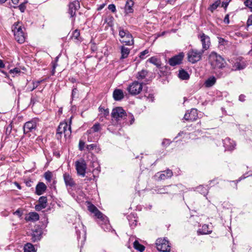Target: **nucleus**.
Segmentation results:
<instances>
[{
  "mask_svg": "<svg viewBox=\"0 0 252 252\" xmlns=\"http://www.w3.org/2000/svg\"><path fill=\"white\" fill-rule=\"evenodd\" d=\"M209 59L212 68L214 69H221L225 67L224 60L215 52H211Z\"/></svg>",
  "mask_w": 252,
  "mask_h": 252,
  "instance_id": "nucleus-1",
  "label": "nucleus"
},
{
  "mask_svg": "<svg viewBox=\"0 0 252 252\" xmlns=\"http://www.w3.org/2000/svg\"><path fill=\"white\" fill-rule=\"evenodd\" d=\"M119 36L122 38H128L127 40H120L121 43H125L126 45H131L133 44L134 41L132 35L127 30H125L122 27L118 28Z\"/></svg>",
  "mask_w": 252,
  "mask_h": 252,
  "instance_id": "nucleus-2",
  "label": "nucleus"
},
{
  "mask_svg": "<svg viewBox=\"0 0 252 252\" xmlns=\"http://www.w3.org/2000/svg\"><path fill=\"white\" fill-rule=\"evenodd\" d=\"M204 51L202 50L198 51L196 49H191L188 53V61L192 63H195L202 59Z\"/></svg>",
  "mask_w": 252,
  "mask_h": 252,
  "instance_id": "nucleus-3",
  "label": "nucleus"
},
{
  "mask_svg": "<svg viewBox=\"0 0 252 252\" xmlns=\"http://www.w3.org/2000/svg\"><path fill=\"white\" fill-rule=\"evenodd\" d=\"M156 246L158 251L162 252H169L170 245L169 242L165 238H158L156 241Z\"/></svg>",
  "mask_w": 252,
  "mask_h": 252,
  "instance_id": "nucleus-4",
  "label": "nucleus"
},
{
  "mask_svg": "<svg viewBox=\"0 0 252 252\" xmlns=\"http://www.w3.org/2000/svg\"><path fill=\"white\" fill-rule=\"evenodd\" d=\"M142 83H139L136 81L132 83L127 88V91L132 95L139 94L142 91Z\"/></svg>",
  "mask_w": 252,
  "mask_h": 252,
  "instance_id": "nucleus-5",
  "label": "nucleus"
},
{
  "mask_svg": "<svg viewBox=\"0 0 252 252\" xmlns=\"http://www.w3.org/2000/svg\"><path fill=\"white\" fill-rule=\"evenodd\" d=\"M75 166L78 175L84 177L87 169V164L84 159H81L75 161Z\"/></svg>",
  "mask_w": 252,
  "mask_h": 252,
  "instance_id": "nucleus-6",
  "label": "nucleus"
},
{
  "mask_svg": "<svg viewBox=\"0 0 252 252\" xmlns=\"http://www.w3.org/2000/svg\"><path fill=\"white\" fill-rule=\"evenodd\" d=\"M37 127V122L36 120L32 119L31 121L26 122L23 127L25 134L30 132H33Z\"/></svg>",
  "mask_w": 252,
  "mask_h": 252,
  "instance_id": "nucleus-7",
  "label": "nucleus"
},
{
  "mask_svg": "<svg viewBox=\"0 0 252 252\" xmlns=\"http://www.w3.org/2000/svg\"><path fill=\"white\" fill-rule=\"evenodd\" d=\"M198 37L200 39L202 43V49L201 50L204 52L208 50L211 45L210 37L205 33H202L198 35Z\"/></svg>",
  "mask_w": 252,
  "mask_h": 252,
  "instance_id": "nucleus-8",
  "label": "nucleus"
},
{
  "mask_svg": "<svg viewBox=\"0 0 252 252\" xmlns=\"http://www.w3.org/2000/svg\"><path fill=\"white\" fill-rule=\"evenodd\" d=\"M26 29L23 27L20 26L17 28V42L19 43H23L26 38V33H25Z\"/></svg>",
  "mask_w": 252,
  "mask_h": 252,
  "instance_id": "nucleus-9",
  "label": "nucleus"
},
{
  "mask_svg": "<svg viewBox=\"0 0 252 252\" xmlns=\"http://www.w3.org/2000/svg\"><path fill=\"white\" fill-rule=\"evenodd\" d=\"M112 117L119 120L120 118H123L126 116V113L122 107H118L114 108L111 113Z\"/></svg>",
  "mask_w": 252,
  "mask_h": 252,
  "instance_id": "nucleus-10",
  "label": "nucleus"
},
{
  "mask_svg": "<svg viewBox=\"0 0 252 252\" xmlns=\"http://www.w3.org/2000/svg\"><path fill=\"white\" fill-rule=\"evenodd\" d=\"M184 57V54L183 52L173 56L169 59L168 63L172 66L178 65L181 63Z\"/></svg>",
  "mask_w": 252,
  "mask_h": 252,
  "instance_id": "nucleus-11",
  "label": "nucleus"
},
{
  "mask_svg": "<svg viewBox=\"0 0 252 252\" xmlns=\"http://www.w3.org/2000/svg\"><path fill=\"white\" fill-rule=\"evenodd\" d=\"M68 7V12L73 18L76 16V11L80 8V3L78 0H74L69 4Z\"/></svg>",
  "mask_w": 252,
  "mask_h": 252,
  "instance_id": "nucleus-12",
  "label": "nucleus"
},
{
  "mask_svg": "<svg viewBox=\"0 0 252 252\" xmlns=\"http://www.w3.org/2000/svg\"><path fill=\"white\" fill-rule=\"evenodd\" d=\"M198 118L197 110L196 109H191L189 112L188 111L185 114L184 119L187 121L193 122Z\"/></svg>",
  "mask_w": 252,
  "mask_h": 252,
  "instance_id": "nucleus-13",
  "label": "nucleus"
},
{
  "mask_svg": "<svg viewBox=\"0 0 252 252\" xmlns=\"http://www.w3.org/2000/svg\"><path fill=\"white\" fill-rule=\"evenodd\" d=\"M98 223L104 231H109L110 230L111 226L106 216L103 215V217L98 219Z\"/></svg>",
  "mask_w": 252,
  "mask_h": 252,
  "instance_id": "nucleus-14",
  "label": "nucleus"
},
{
  "mask_svg": "<svg viewBox=\"0 0 252 252\" xmlns=\"http://www.w3.org/2000/svg\"><path fill=\"white\" fill-rule=\"evenodd\" d=\"M42 232L40 228L35 229L32 231L31 240L32 242H35L39 241L41 238Z\"/></svg>",
  "mask_w": 252,
  "mask_h": 252,
  "instance_id": "nucleus-15",
  "label": "nucleus"
},
{
  "mask_svg": "<svg viewBox=\"0 0 252 252\" xmlns=\"http://www.w3.org/2000/svg\"><path fill=\"white\" fill-rule=\"evenodd\" d=\"M0 71L3 73L5 76L6 77L8 78L9 80L8 82L7 83L11 86H13V88H14V86L13 84V83L12 82V79L10 78V75H11V77L13 78L15 77V75L16 74V67H14V68L11 69L9 70L8 73H7L4 71L0 70Z\"/></svg>",
  "mask_w": 252,
  "mask_h": 252,
  "instance_id": "nucleus-16",
  "label": "nucleus"
},
{
  "mask_svg": "<svg viewBox=\"0 0 252 252\" xmlns=\"http://www.w3.org/2000/svg\"><path fill=\"white\" fill-rule=\"evenodd\" d=\"M47 189V186L43 182H38L35 187L36 194L41 195L44 193Z\"/></svg>",
  "mask_w": 252,
  "mask_h": 252,
  "instance_id": "nucleus-17",
  "label": "nucleus"
},
{
  "mask_svg": "<svg viewBox=\"0 0 252 252\" xmlns=\"http://www.w3.org/2000/svg\"><path fill=\"white\" fill-rule=\"evenodd\" d=\"M88 210L94 214L95 216L98 219L103 217L104 215L93 204H90L88 206Z\"/></svg>",
  "mask_w": 252,
  "mask_h": 252,
  "instance_id": "nucleus-18",
  "label": "nucleus"
},
{
  "mask_svg": "<svg viewBox=\"0 0 252 252\" xmlns=\"http://www.w3.org/2000/svg\"><path fill=\"white\" fill-rule=\"evenodd\" d=\"M224 146L229 150H233L235 145V142L230 138L227 137L223 140Z\"/></svg>",
  "mask_w": 252,
  "mask_h": 252,
  "instance_id": "nucleus-19",
  "label": "nucleus"
},
{
  "mask_svg": "<svg viewBox=\"0 0 252 252\" xmlns=\"http://www.w3.org/2000/svg\"><path fill=\"white\" fill-rule=\"evenodd\" d=\"M246 66V63L242 59H238L234 63L233 67L235 70H242L244 69Z\"/></svg>",
  "mask_w": 252,
  "mask_h": 252,
  "instance_id": "nucleus-20",
  "label": "nucleus"
},
{
  "mask_svg": "<svg viewBox=\"0 0 252 252\" xmlns=\"http://www.w3.org/2000/svg\"><path fill=\"white\" fill-rule=\"evenodd\" d=\"M63 179L66 186L72 187L75 185V183L73 181V179L68 173H65L63 174Z\"/></svg>",
  "mask_w": 252,
  "mask_h": 252,
  "instance_id": "nucleus-21",
  "label": "nucleus"
},
{
  "mask_svg": "<svg viewBox=\"0 0 252 252\" xmlns=\"http://www.w3.org/2000/svg\"><path fill=\"white\" fill-rule=\"evenodd\" d=\"M113 96L115 100H122L124 97L123 91L120 89H115L113 92Z\"/></svg>",
  "mask_w": 252,
  "mask_h": 252,
  "instance_id": "nucleus-22",
  "label": "nucleus"
},
{
  "mask_svg": "<svg viewBox=\"0 0 252 252\" xmlns=\"http://www.w3.org/2000/svg\"><path fill=\"white\" fill-rule=\"evenodd\" d=\"M173 176V172L172 170L167 169L166 170L161 172V173L159 176V178L160 180H165L171 178Z\"/></svg>",
  "mask_w": 252,
  "mask_h": 252,
  "instance_id": "nucleus-23",
  "label": "nucleus"
},
{
  "mask_svg": "<svg viewBox=\"0 0 252 252\" xmlns=\"http://www.w3.org/2000/svg\"><path fill=\"white\" fill-rule=\"evenodd\" d=\"M148 62H150L151 63H153L155 65L157 66V67L158 68H161V62L160 59L159 58H158L156 56L152 57L149 58L148 60Z\"/></svg>",
  "mask_w": 252,
  "mask_h": 252,
  "instance_id": "nucleus-24",
  "label": "nucleus"
},
{
  "mask_svg": "<svg viewBox=\"0 0 252 252\" xmlns=\"http://www.w3.org/2000/svg\"><path fill=\"white\" fill-rule=\"evenodd\" d=\"M134 2L132 0H127L125 4V11L126 14L132 13L133 9L132 7Z\"/></svg>",
  "mask_w": 252,
  "mask_h": 252,
  "instance_id": "nucleus-25",
  "label": "nucleus"
},
{
  "mask_svg": "<svg viewBox=\"0 0 252 252\" xmlns=\"http://www.w3.org/2000/svg\"><path fill=\"white\" fill-rule=\"evenodd\" d=\"M39 216L38 213L36 212H31L26 217V220H27L31 221H35L39 220Z\"/></svg>",
  "mask_w": 252,
  "mask_h": 252,
  "instance_id": "nucleus-26",
  "label": "nucleus"
},
{
  "mask_svg": "<svg viewBox=\"0 0 252 252\" xmlns=\"http://www.w3.org/2000/svg\"><path fill=\"white\" fill-rule=\"evenodd\" d=\"M127 219L129 221V225L131 228H133L136 226L137 220L133 214H130L128 215Z\"/></svg>",
  "mask_w": 252,
  "mask_h": 252,
  "instance_id": "nucleus-27",
  "label": "nucleus"
},
{
  "mask_svg": "<svg viewBox=\"0 0 252 252\" xmlns=\"http://www.w3.org/2000/svg\"><path fill=\"white\" fill-rule=\"evenodd\" d=\"M66 126V122L61 123L57 129L56 136L58 139L61 137V134L63 133L64 127Z\"/></svg>",
  "mask_w": 252,
  "mask_h": 252,
  "instance_id": "nucleus-28",
  "label": "nucleus"
},
{
  "mask_svg": "<svg viewBox=\"0 0 252 252\" xmlns=\"http://www.w3.org/2000/svg\"><path fill=\"white\" fill-rule=\"evenodd\" d=\"M129 53L130 50L129 48L126 47L124 46H122L121 47V57L120 59L122 60L128 57Z\"/></svg>",
  "mask_w": 252,
  "mask_h": 252,
  "instance_id": "nucleus-29",
  "label": "nucleus"
},
{
  "mask_svg": "<svg viewBox=\"0 0 252 252\" xmlns=\"http://www.w3.org/2000/svg\"><path fill=\"white\" fill-rule=\"evenodd\" d=\"M216 82V79L214 76L208 78L205 82L204 85L207 88L212 87Z\"/></svg>",
  "mask_w": 252,
  "mask_h": 252,
  "instance_id": "nucleus-30",
  "label": "nucleus"
},
{
  "mask_svg": "<svg viewBox=\"0 0 252 252\" xmlns=\"http://www.w3.org/2000/svg\"><path fill=\"white\" fill-rule=\"evenodd\" d=\"M80 35V33L79 30L76 29L73 32L71 36V39L72 40H75V42H81L82 40Z\"/></svg>",
  "mask_w": 252,
  "mask_h": 252,
  "instance_id": "nucleus-31",
  "label": "nucleus"
},
{
  "mask_svg": "<svg viewBox=\"0 0 252 252\" xmlns=\"http://www.w3.org/2000/svg\"><path fill=\"white\" fill-rule=\"evenodd\" d=\"M13 121L6 127L5 129V134L6 135V137H11L13 136V137H15L14 134L12 133V128H13Z\"/></svg>",
  "mask_w": 252,
  "mask_h": 252,
  "instance_id": "nucleus-32",
  "label": "nucleus"
},
{
  "mask_svg": "<svg viewBox=\"0 0 252 252\" xmlns=\"http://www.w3.org/2000/svg\"><path fill=\"white\" fill-rule=\"evenodd\" d=\"M24 252H36V250L32 244L28 243L24 247Z\"/></svg>",
  "mask_w": 252,
  "mask_h": 252,
  "instance_id": "nucleus-33",
  "label": "nucleus"
},
{
  "mask_svg": "<svg viewBox=\"0 0 252 252\" xmlns=\"http://www.w3.org/2000/svg\"><path fill=\"white\" fill-rule=\"evenodd\" d=\"M179 77L182 80H188L189 78V75L187 71L181 69L179 70Z\"/></svg>",
  "mask_w": 252,
  "mask_h": 252,
  "instance_id": "nucleus-34",
  "label": "nucleus"
},
{
  "mask_svg": "<svg viewBox=\"0 0 252 252\" xmlns=\"http://www.w3.org/2000/svg\"><path fill=\"white\" fill-rule=\"evenodd\" d=\"M220 0H217L215 2L211 4L208 8V9L212 12H213L220 5Z\"/></svg>",
  "mask_w": 252,
  "mask_h": 252,
  "instance_id": "nucleus-35",
  "label": "nucleus"
},
{
  "mask_svg": "<svg viewBox=\"0 0 252 252\" xmlns=\"http://www.w3.org/2000/svg\"><path fill=\"white\" fill-rule=\"evenodd\" d=\"M147 74V70L143 69L137 73L136 75V78L138 80H142L146 77Z\"/></svg>",
  "mask_w": 252,
  "mask_h": 252,
  "instance_id": "nucleus-36",
  "label": "nucleus"
},
{
  "mask_svg": "<svg viewBox=\"0 0 252 252\" xmlns=\"http://www.w3.org/2000/svg\"><path fill=\"white\" fill-rule=\"evenodd\" d=\"M101 129L100 125L99 123L95 124L90 129L87 131V132L89 134L92 132H96L98 131Z\"/></svg>",
  "mask_w": 252,
  "mask_h": 252,
  "instance_id": "nucleus-37",
  "label": "nucleus"
},
{
  "mask_svg": "<svg viewBox=\"0 0 252 252\" xmlns=\"http://www.w3.org/2000/svg\"><path fill=\"white\" fill-rule=\"evenodd\" d=\"M134 248L139 251L140 252H143L145 250V247L142 244H140L137 241H135L133 243Z\"/></svg>",
  "mask_w": 252,
  "mask_h": 252,
  "instance_id": "nucleus-38",
  "label": "nucleus"
},
{
  "mask_svg": "<svg viewBox=\"0 0 252 252\" xmlns=\"http://www.w3.org/2000/svg\"><path fill=\"white\" fill-rule=\"evenodd\" d=\"M196 189L197 191L203 194L204 196L207 195L208 192L207 188L206 187H204L201 185H200L198 187H197Z\"/></svg>",
  "mask_w": 252,
  "mask_h": 252,
  "instance_id": "nucleus-39",
  "label": "nucleus"
},
{
  "mask_svg": "<svg viewBox=\"0 0 252 252\" xmlns=\"http://www.w3.org/2000/svg\"><path fill=\"white\" fill-rule=\"evenodd\" d=\"M71 126L70 124L69 125L66 123V126H64V135L65 137H69L70 135L71 134Z\"/></svg>",
  "mask_w": 252,
  "mask_h": 252,
  "instance_id": "nucleus-40",
  "label": "nucleus"
},
{
  "mask_svg": "<svg viewBox=\"0 0 252 252\" xmlns=\"http://www.w3.org/2000/svg\"><path fill=\"white\" fill-rule=\"evenodd\" d=\"M47 198L46 196H42L39 197L38 203L41 204L42 208H46L47 206Z\"/></svg>",
  "mask_w": 252,
  "mask_h": 252,
  "instance_id": "nucleus-41",
  "label": "nucleus"
},
{
  "mask_svg": "<svg viewBox=\"0 0 252 252\" xmlns=\"http://www.w3.org/2000/svg\"><path fill=\"white\" fill-rule=\"evenodd\" d=\"M114 18L113 16H109L106 19L105 22L107 23L110 27H112L114 26Z\"/></svg>",
  "mask_w": 252,
  "mask_h": 252,
  "instance_id": "nucleus-42",
  "label": "nucleus"
},
{
  "mask_svg": "<svg viewBox=\"0 0 252 252\" xmlns=\"http://www.w3.org/2000/svg\"><path fill=\"white\" fill-rule=\"evenodd\" d=\"M52 177V173L51 172L48 171L44 173V178L48 182H51Z\"/></svg>",
  "mask_w": 252,
  "mask_h": 252,
  "instance_id": "nucleus-43",
  "label": "nucleus"
},
{
  "mask_svg": "<svg viewBox=\"0 0 252 252\" xmlns=\"http://www.w3.org/2000/svg\"><path fill=\"white\" fill-rule=\"evenodd\" d=\"M99 111L103 113V115L106 117L109 116V111L108 109H105L103 107H99Z\"/></svg>",
  "mask_w": 252,
  "mask_h": 252,
  "instance_id": "nucleus-44",
  "label": "nucleus"
},
{
  "mask_svg": "<svg viewBox=\"0 0 252 252\" xmlns=\"http://www.w3.org/2000/svg\"><path fill=\"white\" fill-rule=\"evenodd\" d=\"M244 4L252 12V0H246L244 1Z\"/></svg>",
  "mask_w": 252,
  "mask_h": 252,
  "instance_id": "nucleus-45",
  "label": "nucleus"
},
{
  "mask_svg": "<svg viewBox=\"0 0 252 252\" xmlns=\"http://www.w3.org/2000/svg\"><path fill=\"white\" fill-rule=\"evenodd\" d=\"M27 3V1H25L23 3H22L21 4H20L19 5V6H18L19 9L21 11V12H24L25 11L26 7V4Z\"/></svg>",
  "mask_w": 252,
  "mask_h": 252,
  "instance_id": "nucleus-46",
  "label": "nucleus"
},
{
  "mask_svg": "<svg viewBox=\"0 0 252 252\" xmlns=\"http://www.w3.org/2000/svg\"><path fill=\"white\" fill-rule=\"evenodd\" d=\"M149 53V50L146 49L140 53L139 57L141 59H144L145 55L148 54Z\"/></svg>",
  "mask_w": 252,
  "mask_h": 252,
  "instance_id": "nucleus-47",
  "label": "nucleus"
},
{
  "mask_svg": "<svg viewBox=\"0 0 252 252\" xmlns=\"http://www.w3.org/2000/svg\"><path fill=\"white\" fill-rule=\"evenodd\" d=\"M51 63H52V70L51 71V74L52 75H54L55 73V69H56L57 66L58 65V64H57V63H56L55 62H52Z\"/></svg>",
  "mask_w": 252,
  "mask_h": 252,
  "instance_id": "nucleus-48",
  "label": "nucleus"
},
{
  "mask_svg": "<svg viewBox=\"0 0 252 252\" xmlns=\"http://www.w3.org/2000/svg\"><path fill=\"white\" fill-rule=\"evenodd\" d=\"M43 80H38L34 82H33V88L32 90L36 88L42 82Z\"/></svg>",
  "mask_w": 252,
  "mask_h": 252,
  "instance_id": "nucleus-49",
  "label": "nucleus"
},
{
  "mask_svg": "<svg viewBox=\"0 0 252 252\" xmlns=\"http://www.w3.org/2000/svg\"><path fill=\"white\" fill-rule=\"evenodd\" d=\"M96 147V145L94 144H92L90 145H88L86 146V149L88 151H92L94 149V148Z\"/></svg>",
  "mask_w": 252,
  "mask_h": 252,
  "instance_id": "nucleus-50",
  "label": "nucleus"
},
{
  "mask_svg": "<svg viewBox=\"0 0 252 252\" xmlns=\"http://www.w3.org/2000/svg\"><path fill=\"white\" fill-rule=\"evenodd\" d=\"M108 8L109 10L111 11L112 12H115L116 10V6L114 4H110L108 5Z\"/></svg>",
  "mask_w": 252,
  "mask_h": 252,
  "instance_id": "nucleus-51",
  "label": "nucleus"
},
{
  "mask_svg": "<svg viewBox=\"0 0 252 252\" xmlns=\"http://www.w3.org/2000/svg\"><path fill=\"white\" fill-rule=\"evenodd\" d=\"M126 116L128 117V118L130 119V125H132L134 123L135 120L133 115L131 113H129L128 115H126Z\"/></svg>",
  "mask_w": 252,
  "mask_h": 252,
  "instance_id": "nucleus-52",
  "label": "nucleus"
},
{
  "mask_svg": "<svg viewBox=\"0 0 252 252\" xmlns=\"http://www.w3.org/2000/svg\"><path fill=\"white\" fill-rule=\"evenodd\" d=\"M85 146V142L80 140L79 143V149L80 151H82Z\"/></svg>",
  "mask_w": 252,
  "mask_h": 252,
  "instance_id": "nucleus-53",
  "label": "nucleus"
},
{
  "mask_svg": "<svg viewBox=\"0 0 252 252\" xmlns=\"http://www.w3.org/2000/svg\"><path fill=\"white\" fill-rule=\"evenodd\" d=\"M230 1L231 0H227V1L225 2H222L221 6L224 7V9H226Z\"/></svg>",
  "mask_w": 252,
  "mask_h": 252,
  "instance_id": "nucleus-54",
  "label": "nucleus"
},
{
  "mask_svg": "<svg viewBox=\"0 0 252 252\" xmlns=\"http://www.w3.org/2000/svg\"><path fill=\"white\" fill-rule=\"evenodd\" d=\"M11 31L14 36H16V23H14L11 27Z\"/></svg>",
  "mask_w": 252,
  "mask_h": 252,
  "instance_id": "nucleus-55",
  "label": "nucleus"
},
{
  "mask_svg": "<svg viewBox=\"0 0 252 252\" xmlns=\"http://www.w3.org/2000/svg\"><path fill=\"white\" fill-rule=\"evenodd\" d=\"M229 14H226L224 18L223 22L225 24H228L229 23Z\"/></svg>",
  "mask_w": 252,
  "mask_h": 252,
  "instance_id": "nucleus-56",
  "label": "nucleus"
},
{
  "mask_svg": "<svg viewBox=\"0 0 252 252\" xmlns=\"http://www.w3.org/2000/svg\"><path fill=\"white\" fill-rule=\"evenodd\" d=\"M169 140L168 139H164L162 142V145L163 146H167L169 145Z\"/></svg>",
  "mask_w": 252,
  "mask_h": 252,
  "instance_id": "nucleus-57",
  "label": "nucleus"
},
{
  "mask_svg": "<svg viewBox=\"0 0 252 252\" xmlns=\"http://www.w3.org/2000/svg\"><path fill=\"white\" fill-rule=\"evenodd\" d=\"M42 206H41V204H39V203H38V204H37V205H35V208L36 210H37V211H40V210H41V209H44V208H42Z\"/></svg>",
  "mask_w": 252,
  "mask_h": 252,
  "instance_id": "nucleus-58",
  "label": "nucleus"
},
{
  "mask_svg": "<svg viewBox=\"0 0 252 252\" xmlns=\"http://www.w3.org/2000/svg\"><path fill=\"white\" fill-rule=\"evenodd\" d=\"M247 25L248 26L252 25V15L250 16L247 21Z\"/></svg>",
  "mask_w": 252,
  "mask_h": 252,
  "instance_id": "nucleus-59",
  "label": "nucleus"
},
{
  "mask_svg": "<svg viewBox=\"0 0 252 252\" xmlns=\"http://www.w3.org/2000/svg\"><path fill=\"white\" fill-rule=\"evenodd\" d=\"M245 95L244 94H241L239 97V100L242 102H243L245 100Z\"/></svg>",
  "mask_w": 252,
  "mask_h": 252,
  "instance_id": "nucleus-60",
  "label": "nucleus"
},
{
  "mask_svg": "<svg viewBox=\"0 0 252 252\" xmlns=\"http://www.w3.org/2000/svg\"><path fill=\"white\" fill-rule=\"evenodd\" d=\"M77 89L76 88H74L72 91V94H71V96H72V98H73L74 95L77 93Z\"/></svg>",
  "mask_w": 252,
  "mask_h": 252,
  "instance_id": "nucleus-61",
  "label": "nucleus"
},
{
  "mask_svg": "<svg viewBox=\"0 0 252 252\" xmlns=\"http://www.w3.org/2000/svg\"><path fill=\"white\" fill-rule=\"evenodd\" d=\"M245 176H241V177H240V178H239V179H238V180H236V181H233V182L235 183L236 186H237V184L239 182H240V181H241L242 180H243V179H245Z\"/></svg>",
  "mask_w": 252,
  "mask_h": 252,
  "instance_id": "nucleus-62",
  "label": "nucleus"
},
{
  "mask_svg": "<svg viewBox=\"0 0 252 252\" xmlns=\"http://www.w3.org/2000/svg\"><path fill=\"white\" fill-rule=\"evenodd\" d=\"M91 43H92V45L93 46H92V50L93 51H95L96 50V45L94 43H93L92 41H91Z\"/></svg>",
  "mask_w": 252,
  "mask_h": 252,
  "instance_id": "nucleus-63",
  "label": "nucleus"
},
{
  "mask_svg": "<svg viewBox=\"0 0 252 252\" xmlns=\"http://www.w3.org/2000/svg\"><path fill=\"white\" fill-rule=\"evenodd\" d=\"M177 0H166V2L170 4H173Z\"/></svg>",
  "mask_w": 252,
  "mask_h": 252,
  "instance_id": "nucleus-64",
  "label": "nucleus"
}]
</instances>
